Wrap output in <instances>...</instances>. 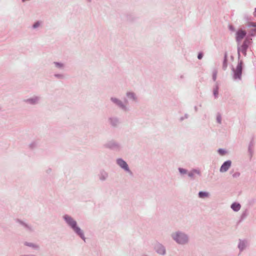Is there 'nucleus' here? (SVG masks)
Instances as JSON below:
<instances>
[{
    "label": "nucleus",
    "mask_w": 256,
    "mask_h": 256,
    "mask_svg": "<svg viewBox=\"0 0 256 256\" xmlns=\"http://www.w3.org/2000/svg\"><path fill=\"white\" fill-rule=\"evenodd\" d=\"M64 219L66 221V222L72 226V228L74 229V230L84 240V235L80 229L76 226V222L74 220H73L70 217L68 216H65Z\"/></svg>",
    "instance_id": "obj_1"
},
{
    "label": "nucleus",
    "mask_w": 256,
    "mask_h": 256,
    "mask_svg": "<svg viewBox=\"0 0 256 256\" xmlns=\"http://www.w3.org/2000/svg\"><path fill=\"white\" fill-rule=\"evenodd\" d=\"M156 249L158 252L160 254H164L165 253V250L164 247L160 244L158 246Z\"/></svg>",
    "instance_id": "obj_8"
},
{
    "label": "nucleus",
    "mask_w": 256,
    "mask_h": 256,
    "mask_svg": "<svg viewBox=\"0 0 256 256\" xmlns=\"http://www.w3.org/2000/svg\"><path fill=\"white\" fill-rule=\"evenodd\" d=\"M25 0H22L23 2H24Z\"/></svg>",
    "instance_id": "obj_18"
},
{
    "label": "nucleus",
    "mask_w": 256,
    "mask_h": 256,
    "mask_svg": "<svg viewBox=\"0 0 256 256\" xmlns=\"http://www.w3.org/2000/svg\"><path fill=\"white\" fill-rule=\"evenodd\" d=\"M246 33L245 30H238L236 34V41H238V42L240 41L246 36Z\"/></svg>",
    "instance_id": "obj_4"
},
{
    "label": "nucleus",
    "mask_w": 256,
    "mask_h": 256,
    "mask_svg": "<svg viewBox=\"0 0 256 256\" xmlns=\"http://www.w3.org/2000/svg\"><path fill=\"white\" fill-rule=\"evenodd\" d=\"M248 48V45L246 42H244L242 45L238 48V51L242 52L244 55L246 54V50Z\"/></svg>",
    "instance_id": "obj_7"
},
{
    "label": "nucleus",
    "mask_w": 256,
    "mask_h": 256,
    "mask_svg": "<svg viewBox=\"0 0 256 256\" xmlns=\"http://www.w3.org/2000/svg\"><path fill=\"white\" fill-rule=\"evenodd\" d=\"M179 170H180V172L182 174H184L186 172V170H184L182 168H180Z\"/></svg>",
    "instance_id": "obj_14"
},
{
    "label": "nucleus",
    "mask_w": 256,
    "mask_h": 256,
    "mask_svg": "<svg viewBox=\"0 0 256 256\" xmlns=\"http://www.w3.org/2000/svg\"><path fill=\"white\" fill-rule=\"evenodd\" d=\"M231 166V162L230 160L226 161L224 162L222 166L220 171L221 172H226L230 166Z\"/></svg>",
    "instance_id": "obj_5"
},
{
    "label": "nucleus",
    "mask_w": 256,
    "mask_h": 256,
    "mask_svg": "<svg viewBox=\"0 0 256 256\" xmlns=\"http://www.w3.org/2000/svg\"><path fill=\"white\" fill-rule=\"evenodd\" d=\"M242 71V63H240L238 64L236 66V68L234 71V78H240Z\"/></svg>",
    "instance_id": "obj_3"
},
{
    "label": "nucleus",
    "mask_w": 256,
    "mask_h": 256,
    "mask_svg": "<svg viewBox=\"0 0 256 256\" xmlns=\"http://www.w3.org/2000/svg\"><path fill=\"white\" fill-rule=\"evenodd\" d=\"M118 164L122 168L128 171V168L127 164L126 162L123 160L122 159H118L117 160Z\"/></svg>",
    "instance_id": "obj_6"
},
{
    "label": "nucleus",
    "mask_w": 256,
    "mask_h": 256,
    "mask_svg": "<svg viewBox=\"0 0 256 256\" xmlns=\"http://www.w3.org/2000/svg\"><path fill=\"white\" fill-rule=\"evenodd\" d=\"M214 94L215 96H217L218 94V88H217L214 90Z\"/></svg>",
    "instance_id": "obj_11"
},
{
    "label": "nucleus",
    "mask_w": 256,
    "mask_h": 256,
    "mask_svg": "<svg viewBox=\"0 0 256 256\" xmlns=\"http://www.w3.org/2000/svg\"><path fill=\"white\" fill-rule=\"evenodd\" d=\"M202 54H198V59L200 60L202 58Z\"/></svg>",
    "instance_id": "obj_15"
},
{
    "label": "nucleus",
    "mask_w": 256,
    "mask_h": 256,
    "mask_svg": "<svg viewBox=\"0 0 256 256\" xmlns=\"http://www.w3.org/2000/svg\"><path fill=\"white\" fill-rule=\"evenodd\" d=\"M231 208L234 211H238L240 208V206L239 204L234 203L232 205Z\"/></svg>",
    "instance_id": "obj_9"
},
{
    "label": "nucleus",
    "mask_w": 256,
    "mask_h": 256,
    "mask_svg": "<svg viewBox=\"0 0 256 256\" xmlns=\"http://www.w3.org/2000/svg\"><path fill=\"white\" fill-rule=\"evenodd\" d=\"M218 152L222 155H224L225 154L224 150L222 149L219 150Z\"/></svg>",
    "instance_id": "obj_13"
},
{
    "label": "nucleus",
    "mask_w": 256,
    "mask_h": 256,
    "mask_svg": "<svg viewBox=\"0 0 256 256\" xmlns=\"http://www.w3.org/2000/svg\"><path fill=\"white\" fill-rule=\"evenodd\" d=\"M40 23L39 22H36L34 24L33 27L34 28H36L40 26Z\"/></svg>",
    "instance_id": "obj_12"
},
{
    "label": "nucleus",
    "mask_w": 256,
    "mask_h": 256,
    "mask_svg": "<svg viewBox=\"0 0 256 256\" xmlns=\"http://www.w3.org/2000/svg\"><path fill=\"white\" fill-rule=\"evenodd\" d=\"M252 26L256 27V23H253L251 24Z\"/></svg>",
    "instance_id": "obj_16"
},
{
    "label": "nucleus",
    "mask_w": 256,
    "mask_h": 256,
    "mask_svg": "<svg viewBox=\"0 0 256 256\" xmlns=\"http://www.w3.org/2000/svg\"><path fill=\"white\" fill-rule=\"evenodd\" d=\"M199 196L201 198H204L205 197H207L208 196V194L205 192H199Z\"/></svg>",
    "instance_id": "obj_10"
},
{
    "label": "nucleus",
    "mask_w": 256,
    "mask_h": 256,
    "mask_svg": "<svg viewBox=\"0 0 256 256\" xmlns=\"http://www.w3.org/2000/svg\"><path fill=\"white\" fill-rule=\"evenodd\" d=\"M254 15L255 16H256V10H255V12H254Z\"/></svg>",
    "instance_id": "obj_17"
},
{
    "label": "nucleus",
    "mask_w": 256,
    "mask_h": 256,
    "mask_svg": "<svg viewBox=\"0 0 256 256\" xmlns=\"http://www.w3.org/2000/svg\"><path fill=\"white\" fill-rule=\"evenodd\" d=\"M173 238L174 240H176L179 244H184L187 242V238L186 235L179 234L176 233L173 234Z\"/></svg>",
    "instance_id": "obj_2"
}]
</instances>
